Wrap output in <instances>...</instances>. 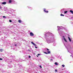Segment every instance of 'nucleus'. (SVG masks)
<instances>
[{
	"mask_svg": "<svg viewBox=\"0 0 73 73\" xmlns=\"http://www.w3.org/2000/svg\"><path fill=\"white\" fill-rule=\"evenodd\" d=\"M44 11L45 12H46V13H48V11H46V9H44Z\"/></svg>",
	"mask_w": 73,
	"mask_h": 73,
	"instance_id": "nucleus-1",
	"label": "nucleus"
},
{
	"mask_svg": "<svg viewBox=\"0 0 73 73\" xmlns=\"http://www.w3.org/2000/svg\"><path fill=\"white\" fill-rule=\"evenodd\" d=\"M30 36H34V34H33V33L32 32H31V33H30Z\"/></svg>",
	"mask_w": 73,
	"mask_h": 73,
	"instance_id": "nucleus-2",
	"label": "nucleus"
},
{
	"mask_svg": "<svg viewBox=\"0 0 73 73\" xmlns=\"http://www.w3.org/2000/svg\"><path fill=\"white\" fill-rule=\"evenodd\" d=\"M31 43L32 44H33L35 46H36V44H35L33 42H31Z\"/></svg>",
	"mask_w": 73,
	"mask_h": 73,
	"instance_id": "nucleus-3",
	"label": "nucleus"
},
{
	"mask_svg": "<svg viewBox=\"0 0 73 73\" xmlns=\"http://www.w3.org/2000/svg\"><path fill=\"white\" fill-rule=\"evenodd\" d=\"M6 2H4L2 3V4H3V5H5L6 4Z\"/></svg>",
	"mask_w": 73,
	"mask_h": 73,
	"instance_id": "nucleus-4",
	"label": "nucleus"
},
{
	"mask_svg": "<svg viewBox=\"0 0 73 73\" xmlns=\"http://www.w3.org/2000/svg\"><path fill=\"white\" fill-rule=\"evenodd\" d=\"M68 38L70 41V42H71V39H70V37H68Z\"/></svg>",
	"mask_w": 73,
	"mask_h": 73,
	"instance_id": "nucleus-5",
	"label": "nucleus"
},
{
	"mask_svg": "<svg viewBox=\"0 0 73 73\" xmlns=\"http://www.w3.org/2000/svg\"><path fill=\"white\" fill-rule=\"evenodd\" d=\"M70 12H71V13H72V14H73V11L70 10Z\"/></svg>",
	"mask_w": 73,
	"mask_h": 73,
	"instance_id": "nucleus-6",
	"label": "nucleus"
},
{
	"mask_svg": "<svg viewBox=\"0 0 73 73\" xmlns=\"http://www.w3.org/2000/svg\"><path fill=\"white\" fill-rule=\"evenodd\" d=\"M9 3H12V1L11 0H10L9 1Z\"/></svg>",
	"mask_w": 73,
	"mask_h": 73,
	"instance_id": "nucleus-7",
	"label": "nucleus"
},
{
	"mask_svg": "<svg viewBox=\"0 0 73 73\" xmlns=\"http://www.w3.org/2000/svg\"><path fill=\"white\" fill-rule=\"evenodd\" d=\"M55 64L56 65H58V64H57V62H56L55 63Z\"/></svg>",
	"mask_w": 73,
	"mask_h": 73,
	"instance_id": "nucleus-8",
	"label": "nucleus"
},
{
	"mask_svg": "<svg viewBox=\"0 0 73 73\" xmlns=\"http://www.w3.org/2000/svg\"><path fill=\"white\" fill-rule=\"evenodd\" d=\"M0 50V52H3V49H1Z\"/></svg>",
	"mask_w": 73,
	"mask_h": 73,
	"instance_id": "nucleus-9",
	"label": "nucleus"
},
{
	"mask_svg": "<svg viewBox=\"0 0 73 73\" xmlns=\"http://www.w3.org/2000/svg\"><path fill=\"white\" fill-rule=\"evenodd\" d=\"M18 22H19V23H21V20H19L18 21Z\"/></svg>",
	"mask_w": 73,
	"mask_h": 73,
	"instance_id": "nucleus-10",
	"label": "nucleus"
},
{
	"mask_svg": "<svg viewBox=\"0 0 73 73\" xmlns=\"http://www.w3.org/2000/svg\"><path fill=\"white\" fill-rule=\"evenodd\" d=\"M60 16H64V15L62 14H61V15H60Z\"/></svg>",
	"mask_w": 73,
	"mask_h": 73,
	"instance_id": "nucleus-11",
	"label": "nucleus"
},
{
	"mask_svg": "<svg viewBox=\"0 0 73 73\" xmlns=\"http://www.w3.org/2000/svg\"><path fill=\"white\" fill-rule=\"evenodd\" d=\"M64 41H66V42H67V41H66V39H65V38H64Z\"/></svg>",
	"mask_w": 73,
	"mask_h": 73,
	"instance_id": "nucleus-12",
	"label": "nucleus"
},
{
	"mask_svg": "<svg viewBox=\"0 0 73 73\" xmlns=\"http://www.w3.org/2000/svg\"><path fill=\"white\" fill-rule=\"evenodd\" d=\"M48 54H50V51H48Z\"/></svg>",
	"mask_w": 73,
	"mask_h": 73,
	"instance_id": "nucleus-13",
	"label": "nucleus"
},
{
	"mask_svg": "<svg viewBox=\"0 0 73 73\" xmlns=\"http://www.w3.org/2000/svg\"><path fill=\"white\" fill-rule=\"evenodd\" d=\"M44 53H45V54H48V53L46 52H44Z\"/></svg>",
	"mask_w": 73,
	"mask_h": 73,
	"instance_id": "nucleus-14",
	"label": "nucleus"
},
{
	"mask_svg": "<svg viewBox=\"0 0 73 73\" xmlns=\"http://www.w3.org/2000/svg\"><path fill=\"white\" fill-rule=\"evenodd\" d=\"M62 66L64 68V67H65V65L64 64L62 65Z\"/></svg>",
	"mask_w": 73,
	"mask_h": 73,
	"instance_id": "nucleus-15",
	"label": "nucleus"
},
{
	"mask_svg": "<svg viewBox=\"0 0 73 73\" xmlns=\"http://www.w3.org/2000/svg\"><path fill=\"white\" fill-rule=\"evenodd\" d=\"M68 12V11H64V13H66Z\"/></svg>",
	"mask_w": 73,
	"mask_h": 73,
	"instance_id": "nucleus-16",
	"label": "nucleus"
},
{
	"mask_svg": "<svg viewBox=\"0 0 73 73\" xmlns=\"http://www.w3.org/2000/svg\"><path fill=\"white\" fill-rule=\"evenodd\" d=\"M9 21L10 23H11V22H12V21L11 20H9Z\"/></svg>",
	"mask_w": 73,
	"mask_h": 73,
	"instance_id": "nucleus-17",
	"label": "nucleus"
},
{
	"mask_svg": "<svg viewBox=\"0 0 73 73\" xmlns=\"http://www.w3.org/2000/svg\"><path fill=\"white\" fill-rule=\"evenodd\" d=\"M38 56H40V55H41V54H38Z\"/></svg>",
	"mask_w": 73,
	"mask_h": 73,
	"instance_id": "nucleus-18",
	"label": "nucleus"
},
{
	"mask_svg": "<svg viewBox=\"0 0 73 73\" xmlns=\"http://www.w3.org/2000/svg\"><path fill=\"white\" fill-rule=\"evenodd\" d=\"M0 60H3V58H0Z\"/></svg>",
	"mask_w": 73,
	"mask_h": 73,
	"instance_id": "nucleus-19",
	"label": "nucleus"
},
{
	"mask_svg": "<svg viewBox=\"0 0 73 73\" xmlns=\"http://www.w3.org/2000/svg\"><path fill=\"white\" fill-rule=\"evenodd\" d=\"M2 8V7L0 6V9H1Z\"/></svg>",
	"mask_w": 73,
	"mask_h": 73,
	"instance_id": "nucleus-20",
	"label": "nucleus"
},
{
	"mask_svg": "<svg viewBox=\"0 0 73 73\" xmlns=\"http://www.w3.org/2000/svg\"><path fill=\"white\" fill-rule=\"evenodd\" d=\"M55 72H57V70H55Z\"/></svg>",
	"mask_w": 73,
	"mask_h": 73,
	"instance_id": "nucleus-21",
	"label": "nucleus"
},
{
	"mask_svg": "<svg viewBox=\"0 0 73 73\" xmlns=\"http://www.w3.org/2000/svg\"><path fill=\"white\" fill-rule=\"evenodd\" d=\"M47 50L49 51V49H48V48H47Z\"/></svg>",
	"mask_w": 73,
	"mask_h": 73,
	"instance_id": "nucleus-22",
	"label": "nucleus"
},
{
	"mask_svg": "<svg viewBox=\"0 0 73 73\" xmlns=\"http://www.w3.org/2000/svg\"><path fill=\"white\" fill-rule=\"evenodd\" d=\"M3 18H5V16H3Z\"/></svg>",
	"mask_w": 73,
	"mask_h": 73,
	"instance_id": "nucleus-23",
	"label": "nucleus"
},
{
	"mask_svg": "<svg viewBox=\"0 0 73 73\" xmlns=\"http://www.w3.org/2000/svg\"><path fill=\"white\" fill-rule=\"evenodd\" d=\"M15 46H17V44H15Z\"/></svg>",
	"mask_w": 73,
	"mask_h": 73,
	"instance_id": "nucleus-24",
	"label": "nucleus"
},
{
	"mask_svg": "<svg viewBox=\"0 0 73 73\" xmlns=\"http://www.w3.org/2000/svg\"><path fill=\"white\" fill-rule=\"evenodd\" d=\"M29 58H31V56H29Z\"/></svg>",
	"mask_w": 73,
	"mask_h": 73,
	"instance_id": "nucleus-25",
	"label": "nucleus"
},
{
	"mask_svg": "<svg viewBox=\"0 0 73 73\" xmlns=\"http://www.w3.org/2000/svg\"><path fill=\"white\" fill-rule=\"evenodd\" d=\"M40 68H42V67L41 66H40Z\"/></svg>",
	"mask_w": 73,
	"mask_h": 73,
	"instance_id": "nucleus-26",
	"label": "nucleus"
},
{
	"mask_svg": "<svg viewBox=\"0 0 73 73\" xmlns=\"http://www.w3.org/2000/svg\"><path fill=\"white\" fill-rule=\"evenodd\" d=\"M35 48H37V47L36 46H35Z\"/></svg>",
	"mask_w": 73,
	"mask_h": 73,
	"instance_id": "nucleus-27",
	"label": "nucleus"
},
{
	"mask_svg": "<svg viewBox=\"0 0 73 73\" xmlns=\"http://www.w3.org/2000/svg\"><path fill=\"white\" fill-rule=\"evenodd\" d=\"M50 60H51V61H53V59H51Z\"/></svg>",
	"mask_w": 73,
	"mask_h": 73,
	"instance_id": "nucleus-28",
	"label": "nucleus"
},
{
	"mask_svg": "<svg viewBox=\"0 0 73 73\" xmlns=\"http://www.w3.org/2000/svg\"><path fill=\"white\" fill-rule=\"evenodd\" d=\"M63 37L64 38V36H63Z\"/></svg>",
	"mask_w": 73,
	"mask_h": 73,
	"instance_id": "nucleus-29",
	"label": "nucleus"
},
{
	"mask_svg": "<svg viewBox=\"0 0 73 73\" xmlns=\"http://www.w3.org/2000/svg\"><path fill=\"white\" fill-rule=\"evenodd\" d=\"M37 57H38V56L37 55Z\"/></svg>",
	"mask_w": 73,
	"mask_h": 73,
	"instance_id": "nucleus-30",
	"label": "nucleus"
}]
</instances>
